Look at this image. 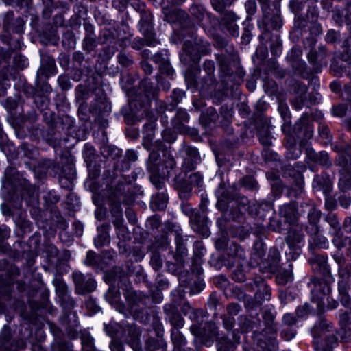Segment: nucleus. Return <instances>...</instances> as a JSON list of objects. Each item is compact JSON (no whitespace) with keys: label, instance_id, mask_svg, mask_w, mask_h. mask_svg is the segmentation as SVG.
Wrapping results in <instances>:
<instances>
[{"label":"nucleus","instance_id":"obj_1","mask_svg":"<svg viewBox=\"0 0 351 351\" xmlns=\"http://www.w3.org/2000/svg\"><path fill=\"white\" fill-rule=\"evenodd\" d=\"M125 184L123 181L119 180L114 187H112L108 198L110 211L112 217V223L119 230V234L125 233L126 228L123 225V211L121 202L128 204L125 200ZM124 237V234H123Z\"/></svg>","mask_w":351,"mask_h":351},{"label":"nucleus","instance_id":"obj_2","mask_svg":"<svg viewBox=\"0 0 351 351\" xmlns=\"http://www.w3.org/2000/svg\"><path fill=\"white\" fill-rule=\"evenodd\" d=\"M234 54V49L232 45H228V47H224L221 53L216 54V59L218 62L219 70L221 72V80L223 84V88L226 89H230L236 83H230L233 78L232 71L230 69L229 65L231 60V57Z\"/></svg>","mask_w":351,"mask_h":351},{"label":"nucleus","instance_id":"obj_3","mask_svg":"<svg viewBox=\"0 0 351 351\" xmlns=\"http://www.w3.org/2000/svg\"><path fill=\"white\" fill-rule=\"evenodd\" d=\"M305 227L298 223L293 224L288 230L285 240L289 252L287 253L292 259H295L302 252L301 247L304 244Z\"/></svg>","mask_w":351,"mask_h":351},{"label":"nucleus","instance_id":"obj_4","mask_svg":"<svg viewBox=\"0 0 351 351\" xmlns=\"http://www.w3.org/2000/svg\"><path fill=\"white\" fill-rule=\"evenodd\" d=\"M308 285L311 291V300L317 303L318 312L324 311V298L331 292L330 284L326 280L312 277Z\"/></svg>","mask_w":351,"mask_h":351},{"label":"nucleus","instance_id":"obj_5","mask_svg":"<svg viewBox=\"0 0 351 351\" xmlns=\"http://www.w3.org/2000/svg\"><path fill=\"white\" fill-rule=\"evenodd\" d=\"M180 155L183 158L182 170L184 172L194 170L201 161L199 152L195 147L184 145L180 150Z\"/></svg>","mask_w":351,"mask_h":351},{"label":"nucleus","instance_id":"obj_6","mask_svg":"<svg viewBox=\"0 0 351 351\" xmlns=\"http://www.w3.org/2000/svg\"><path fill=\"white\" fill-rule=\"evenodd\" d=\"M262 318L264 321L265 328L262 332L254 330L253 332V338L257 341V343L260 346L263 348L265 345H266V343L264 342L265 333H268L274 336L277 332V328L274 324V315L271 311H264L262 313Z\"/></svg>","mask_w":351,"mask_h":351},{"label":"nucleus","instance_id":"obj_7","mask_svg":"<svg viewBox=\"0 0 351 351\" xmlns=\"http://www.w3.org/2000/svg\"><path fill=\"white\" fill-rule=\"evenodd\" d=\"M72 278L77 294L84 295L93 292L96 289V282L90 276H85L80 271H74Z\"/></svg>","mask_w":351,"mask_h":351},{"label":"nucleus","instance_id":"obj_8","mask_svg":"<svg viewBox=\"0 0 351 351\" xmlns=\"http://www.w3.org/2000/svg\"><path fill=\"white\" fill-rule=\"evenodd\" d=\"M203 184V177L199 173H193L187 178L177 176L174 179L175 188L183 193H189L193 186L200 187Z\"/></svg>","mask_w":351,"mask_h":351},{"label":"nucleus","instance_id":"obj_9","mask_svg":"<svg viewBox=\"0 0 351 351\" xmlns=\"http://www.w3.org/2000/svg\"><path fill=\"white\" fill-rule=\"evenodd\" d=\"M291 90L295 95L291 102L295 109H301L302 106H308V88L304 84L294 81L291 85Z\"/></svg>","mask_w":351,"mask_h":351},{"label":"nucleus","instance_id":"obj_10","mask_svg":"<svg viewBox=\"0 0 351 351\" xmlns=\"http://www.w3.org/2000/svg\"><path fill=\"white\" fill-rule=\"evenodd\" d=\"M125 297L130 306V312L134 314L141 313L147 304L148 298L141 291H127Z\"/></svg>","mask_w":351,"mask_h":351},{"label":"nucleus","instance_id":"obj_11","mask_svg":"<svg viewBox=\"0 0 351 351\" xmlns=\"http://www.w3.org/2000/svg\"><path fill=\"white\" fill-rule=\"evenodd\" d=\"M152 19V14L149 11L141 14L140 31L146 38V45L148 46L153 45L155 43Z\"/></svg>","mask_w":351,"mask_h":351},{"label":"nucleus","instance_id":"obj_12","mask_svg":"<svg viewBox=\"0 0 351 351\" xmlns=\"http://www.w3.org/2000/svg\"><path fill=\"white\" fill-rule=\"evenodd\" d=\"M280 254L276 247L269 249L267 257L261 261L260 269L263 272L276 273L280 268Z\"/></svg>","mask_w":351,"mask_h":351},{"label":"nucleus","instance_id":"obj_13","mask_svg":"<svg viewBox=\"0 0 351 351\" xmlns=\"http://www.w3.org/2000/svg\"><path fill=\"white\" fill-rule=\"evenodd\" d=\"M254 285L256 289L254 294V302L260 306L264 301H268L271 298V289L265 283L263 278L258 276L254 279Z\"/></svg>","mask_w":351,"mask_h":351},{"label":"nucleus","instance_id":"obj_14","mask_svg":"<svg viewBox=\"0 0 351 351\" xmlns=\"http://www.w3.org/2000/svg\"><path fill=\"white\" fill-rule=\"evenodd\" d=\"M175 229L170 231L169 234L174 237L175 243L176 245V252L174 256L176 261L180 265L184 264V257L186 256L187 250L184 245V240L182 237V230L178 227L173 226Z\"/></svg>","mask_w":351,"mask_h":351},{"label":"nucleus","instance_id":"obj_15","mask_svg":"<svg viewBox=\"0 0 351 351\" xmlns=\"http://www.w3.org/2000/svg\"><path fill=\"white\" fill-rule=\"evenodd\" d=\"M190 223L192 228L197 233L206 237L210 235L208 220L205 215L198 212L193 213L190 217Z\"/></svg>","mask_w":351,"mask_h":351},{"label":"nucleus","instance_id":"obj_16","mask_svg":"<svg viewBox=\"0 0 351 351\" xmlns=\"http://www.w3.org/2000/svg\"><path fill=\"white\" fill-rule=\"evenodd\" d=\"M163 309L167 318L171 323V326L174 328L173 330H179L183 327L184 320L182 317L178 308L175 304H166L164 306Z\"/></svg>","mask_w":351,"mask_h":351},{"label":"nucleus","instance_id":"obj_17","mask_svg":"<svg viewBox=\"0 0 351 351\" xmlns=\"http://www.w3.org/2000/svg\"><path fill=\"white\" fill-rule=\"evenodd\" d=\"M221 23L226 30L234 37L239 36V26L236 24L239 16L231 10H226L222 12Z\"/></svg>","mask_w":351,"mask_h":351},{"label":"nucleus","instance_id":"obj_18","mask_svg":"<svg viewBox=\"0 0 351 351\" xmlns=\"http://www.w3.org/2000/svg\"><path fill=\"white\" fill-rule=\"evenodd\" d=\"M303 206H305L308 208V219L311 227L305 226V231L308 234H316L319 231V227L317 223L319 221L321 217V213L317 210L313 205L304 203Z\"/></svg>","mask_w":351,"mask_h":351},{"label":"nucleus","instance_id":"obj_19","mask_svg":"<svg viewBox=\"0 0 351 351\" xmlns=\"http://www.w3.org/2000/svg\"><path fill=\"white\" fill-rule=\"evenodd\" d=\"M313 271L318 272L324 277L330 276V269L327 263V258L324 255L317 254L308 260Z\"/></svg>","mask_w":351,"mask_h":351},{"label":"nucleus","instance_id":"obj_20","mask_svg":"<svg viewBox=\"0 0 351 351\" xmlns=\"http://www.w3.org/2000/svg\"><path fill=\"white\" fill-rule=\"evenodd\" d=\"M332 184L330 179L324 173L315 176L312 187L315 191H322L327 195L332 190Z\"/></svg>","mask_w":351,"mask_h":351},{"label":"nucleus","instance_id":"obj_21","mask_svg":"<svg viewBox=\"0 0 351 351\" xmlns=\"http://www.w3.org/2000/svg\"><path fill=\"white\" fill-rule=\"evenodd\" d=\"M306 154L309 160L317 162L326 168H330L332 165V160L330 159L329 155L326 151L316 152L312 148H307Z\"/></svg>","mask_w":351,"mask_h":351},{"label":"nucleus","instance_id":"obj_22","mask_svg":"<svg viewBox=\"0 0 351 351\" xmlns=\"http://www.w3.org/2000/svg\"><path fill=\"white\" fill-rule=\"evenodd\" d=\"M296 208L297 206L294 202L283 204L279 208V215L285 218L289 224L297 223L298 216Z\"/></svg>","mask_w":351,"mask_h":351},{"label":"nucleus","instance_id":"obj_23","mask_svg":"<svg viewBox=\"0 0 351 351\" xmlns=\"http://www.w3.org/2000/svg\"><path fill=\"white\" fill-rule=\"evenodd\" d=\"M328 51L324 46H320L318 50L311 49L308 55L309 62L313 64L314 69L317 72L320 66L326 64L325 58L328 56Z\"/></svg>","mask_w":351,"mask_h":351},{"label":"nucleus","instance_id":"obj_24","mask_svg":"<svg viewBox=\"0 0 351 351\" xmlns=\"http://www.w3.org/2000/svg\"><path fill=\"white\" fill-rule=\"evenodd\" d=\"M189 12L193 21L198 25L205 28L204 20L206 17L210 18V14L206 12L204 5L197 3H193L190 6Z\"/></svg>","mask_w":351,"mask_h":351},{"label":"nucleus","instance_id":"obj_25","mask_svg":"<svg viewBox=\"0 0 351 351\" xmlns=\"http://www.w3.org/2000/svg\"><path fill=\"white\" fill-rule=\"evenodd\" d=\"M140 330L134 325H128L124 329L125 341L133 350L140 348Z\"/></svg>","mask_w":351,"mask_h":351},{"label":"nucleus","instance_id":"obj_26","mask_svg":"<svg viewBox=\"0 0 351 351\" xmlns=\"http://www.w3.org/2000/svg\"><path fill=\"white\" fill-rule=\"evenodd\" d=\"M216 195L218 198L217 206L221 211H225L228 209V203H230L233 200V196L226 189L224 183H221L218 189L216 191Z\"/></svg>","mask_w":351,"mask_h":351},{"label":"nucleus","instance_id":"obj_27","mask_svg":"<svg viewBox=\"0 0 351 351\" xmlns=\"http://www.w3.org/2000/svg\"><path fill=\"white\" fill-rule=\"evenodd\" d=\"M182 312L185 316L197 323L201 324L203 322V318L206 317V312L201 308H194L189 302H184L182 307Z\"/></svg>","mask_w":351,"mask_h":351},{"label":"nucleus","instance_id":"obj_28","mask_svg":"<svg viewBox=\"0 0 351 351\" xmlns=\"http://www.w3.org/2000/svg\"><path fill=\"white\" fill-rule=\"evenodd\" d=\"M75 177V169L73 164L68 162L62 167L60 173V184L64 188L69 186L70 183Z\"/></svg>","mask_w":351,"mask_h":351},{"label":"nucleus","instance_id":"obj_29","mask_svg":"<svg viewBox=\"0 0 351 351\" xmlns=\"http://www.w3.org/2000/svg\"><path fill=\"white\" fill-rule=\"evenodd\" d=\"M204 70L207 74V76L204 79L203 88L206 90H211V86L215 84V77L213 75L215 70V63L213 60H206L204 64Z\"/></svg>","mask_w":351,"mask_h":351},{"label":"nucleus","instance_id":"obj_30","mask_svg":"<svg viewBox=\"0 0 351 351\" xmlns=\"http://www.w3.org/2000/svg\"><path fill=\"white\" fill-rule=\"evenodd\" d=\"M332 328L333 326L331 322H328L325 317L320 316L319 321L315 324L311 330L314 340L319 339L318 337L322 333L329 332L332 330Z\"/></svg>","mask_w":351,"mask_h":351},{"label":"nucleus","instance_id":"obj_31","mask_svg":"<svg viewBox=\"0 0 351 351\" xmlns=\"http://www.w3.org/2000/svg\"><path fill=\"white\" fill-rule=\"evenodd\" d=\"M337 344L338 338L335 335H328L324 343H319V339L313 340L314 348L317 351H332Z\"/></svg>","mask_w":351,"mask_h":351},{"label":"nucleus","instance_id":"obj_32","mask_svg":"<svg viewBox=\"0 0 351 351\" xmlns=\"http://www.w3.org/2000/svg\"><path fill=\"white\" fill-rule=\"evenodd\" d=\"M176 166V162L173 156L164 152L162 164L158 168L161 176L169 177L171 171H172Z\"/></svg>","mask_w":351,"mask_h":351},{"label":"nucleus","instance_id":"obj_33","mask_svg":"<svg viewBox=\"0 0 351 351\" xmlns=\"http://www.w3.org/2000/svg\"><path fill=\"white\" fill-rule=\"evenodd\" d=\"M263 24L265 28L268 30L279 29L282 27V19L278 13L265 14L263 18Z\"/></svg>","mask_w":351,"mask_h":351},{"label":"nucleus","instance_id":"obj_34","mask_svg":"<svg viewBox=\"0 0 351 351\" xmlns=\"http://www.w3.org/2000/svg\"><path fill=\"white\" fill-rule=\"evenodd\" d=\"M304 184L302 176L299 173H297L288 190V196L290 197H298L304 191Z\"/></svg>","mask_w":351,"mask_h":351},{"label":"nucleus","instance_id":"obj_35","mask_svg":"<svg viewBox=\"0 0 351 351\" xmlns=\"http://www.w3.org/2000/svg\"><path fill=\"white\" fill-rule=\"evenodd\" d=\"M232 203L231 207H236L238 209L237 215L235 217H239L241 214H243L245 212L247 211L250 214H251V206L252 203L250 204V202L247 197H238L237 199L230 202Z\"/></svg>","mask_w":351,"mask_h":351},{"label":"nucleus","instance_id":"obj_36","mask_svg":"<svg viewBox=\"0 0 351 351\" xmlns=\"http://www.w3.org/2000/svg\"><path fill=\"white\" fill-rule=\"evenodd\" d=\"M171 337L173 345V351H187L185 348L186 339L179 330H172Z\"/></svg>","mask_w":351,"mask_h":351},{"label":"nucleus","instance_id":"obj_37","mask_svg":"<svg viewBox=\"0 0 351 351\" xmlns=\"http://www.w3.org/2000/svg\"><path fill=\"white\" fill-rule=\"evenodd\" d=\"M308 116L304 114L298 120V121L294 125V130L295 132H300L304 130V136L306 138H310L313 136V131L311 126L307 125Z\"/></svg>","mask_w":351,"mask_h":351},{"label":"nucleus","instance_id":"obj_38","mask_svg":"<svg viewBox=\"0 0 351 351\" xmlns=\"http://www.w3.org/2000/svg\"><path fill=\"white\" fill-rule=\"evenodd\" d=\"M109 226V224H106L98 229L99 234L94 239V243L96 247H102L110 243V237L108 232Z\"/></svg>","mask_w":351,"mask_h":351},{"label":"nucleus","instance_id":"obj_39","mask_svg":"<svg viewBox=\"0 0 351 351\" xmlns=\"http://www.w3.org/2000/svg\"><path fill=\"white\" fill-rule=\"evenodd\" d=\"M162 160L161 159L160 154L158 151H152L149 156L147 161V169L149 172L156 173L158 170L159 166L162 164Z\"/></svg>","mask_w":351,"mask_h":351},{"label":"nucleus","instance_id":"obj_40","mask_svg":"<svg viewBox=\"0 0 351 351\" xmlns=\"http://www.w3.org/2000/svg\"><path fill=\"white\" fill-rule=\"evenodd\" d=\"M285 146L288 150L287 156L289 158L296 159L300 154V150L296 149V140L293 135H288L285 138Z\"/></svg>","mask_w":351,"mask_h":351},{"label":"nucleus","instance_id":"obj_41","mask_svg":"<svg viewBox=\"0 0 351 351\" xmlns=\"http://www.w3.org/2000/svg\"><path fill=\"white\" fill-rule=\"evenodd\" d=\"M273 208V204L270 201H262L260 202L252 203L251 215L263 217L261 212L269 211Z\"/></svg>","mask_w":351,"mask_h":351},{"label":"nucleus","instance_id":"obj_42","mask_svg":"<svg viewBox=\"0 0 351 351\" xmlns=\"http://www.w3.org/2000/svg\"><path fill=\"white\" fill-rule=\"evenodd\" d=\"M84 263L87 266L92 267L93 268L104 269L101 256L96 254V253L92 250L87 252Z\"/></svg>","mask_w":351,"mask_h":351},{"label":"nucleus","instance_id":"obj_43","mask_svg":"<svg viewBox=\"0 0 351 351\" xmlns=\"http://www.w3.org/2000/svg\"><path fill=\"white\" fill-rule=\"evenodd\" d=\"M336 166L342 168L339 171H350L351 172V155L348 154H338L335 159Z\"/></svg>","mask_w":351,"mask_h":351},{"label":"nucleus","instance_id":"obj_44","mask_svg":"<svg viewBox=\"0 0 351 351\" xmlns=\"http://www.w3.org/2000/svg\"><path fill=\"white\" fill-rule=\"evenodd\" d=\"M101 154L106 158L116 159L121 155V150L113 145H103L101 147Z\"/></svg>","mask_w":351,"mask_h":351},{"label":"nucleus","instance_id":"obj_45","mask_svg":"<svg viewBox=\"0 0 351 351\" xmlns=\"http://www.w3.org/2000/svg\"><path fill=\"white\" fill-rule=\"evenodd\" d=\"M56 73L55 60L53 58H48V62L47 65L43 64L40 69L38 71V75L49 77Z\"/></svg>","mask_w":351,"mask_h":351},{"label":"nucleus","instance_id":"obj_46","mask_svg":"<svg viewBox=\"0 0 351 351\" xmlns=\"http://www.w3.org/2000/svg\"><path fill=\"white\" fill-rule=\"evenodd\" d=\"M339 174L340 177L338 183L339 188L343 192L350 190L351 189V172L339 171Z\"/></svg>","mask_w":351,"mask_h":351},{"label":"nucleus","instance_id":"obj_47","mask_svg":"<svg viewBox=\"0 0 351 351\" xmlns=\"http://www.w3.org/2000/svg\"><path fill=\"white\" fill-rule=\"evenodd\" d=\"M189 119V116L185 110L182 109L178 110L176 115L172 121L173 128L176 130H180L182 124L188 122Z\"/></svg>","mask_w":351,"mask_h":351},{"label":"nucleus","instance_id":"obj_48","mask_svg":"<svg viewBox=\"0 0 351 351\" xmlns=\"http://www.w3.org/2000/svg\"><path fill=\"white\" fill-rule=\"evenodd\" d=\"M250 227L248 225L233 226L230 230L232 237H237L241 240L244 239L250 234Z\"/></svg>","mask_w":351,"mask_h":351},{"label":"nucleus","instance_id":"obj_49","mask_svg":"<svg viewBox=\"0 0 351 351\" xmlns=\"http://www.w3.org/2000/svg\"><path fill=\"white\" fill-rule=\"evenodd\" d=\"M101 38L104 43H112L119 38L118 30L115 27L105 29L101 32Z\"/></svg>","mask_w":351,"mask_h":351},{"label":"nucleus","instance_id":"obj_50","mask_svg":"<svg viewBox=\"0 0 351 351\" xmlns=\"http://www.w3.org/2000/svg\"><path fill=\"white\" fill-rule=\"evenodd\" d=\"M182 49L184 53L183 54L181 55L182 60H185V58H184V55L189 56L190 58L193 60V61H195L196 59H198L197 55L196 54L195 50L194 49L193 42L191 40H184Z\"/></svg>","mask_w":351,"mask_h":351},{"label":"nucleus","instance_id":"obj_51","mask_svg":"<svg viewBox=\"0 0 351 351\" xmlns=\"http://www.w3.org/2000/svg\"><path fill=\"white\" fill-rule=\"evenodd\" d=\"M258 136L260 143L265 147H269L271 144V137L268 127H263L261 130H258Z\"/></svg>","mask_w":351,"mask_h":351},{"label":"nucleus","instance_id":"obj_52","mask_svg":"<svg viewBox=\"0 0 351 351\" xmlns=\"http://www.w3.org/2000/svg\"><path fill=\"white\" fill-rule=\"evenodd\" d=\"M97 46L96 36H85L82 42V49L89 53Z\"/></svg>","mask_w":351,"mask_h":351},{"label":"nucleus","instance_id":"obj_53","mask_svg":"<svg viewBox=\"0 0 351 351\" xmlns=\"http://www.w3.org/2000/svg\"><path fill=\"white\" fill-rule=\"evenodd\" d=\"M140 90L143 91L147 97L154 95L156 91L151 80L146 77L140 82Z\"/></svg>","mask_w":351,"mask_h":351},{"label":"nucleus","instance_id":"obj_54","mask_svg":"<svg viewBox=\"0 0 351 351\" xmlns=\"http://www.w3.org/2000/svg\"><path fill=\"white\" fill-rule=\"evenodd\" d=\"M318 132L321 138L325 140V143H330L332 136L330 134L328 126L324 123H320L318 126Z\"/></svg>","mask_w":351,"mask_h":351},{"label":"nucleus","instance_id":"obj_55","mask_svg":"<svg viewBox=\"0 0 351 351\" xmlns=\"http://www.w3.org/2000/svg\"><path fill=\"white\" fill-rule=\"evenodd\" d=\"M234 0H210L213 8L220 13L224 12L226 7H230Z\"/></svg>","mask_w":351,"mask_h":351},{"label":"nucleus","instance_id":"obj_56","mask_svg":"<svg viewBox=\"0 0 351 351\" xmlns=\"http://www.w3.org/2000/svg\"><path fill=\"white\" fill-rule=\"evenodd\" d=\"M238 326L241 332H248L252 330L250 317L247 315H240L238 318Z\"/></svg>","mask_w":351,"mask_h":351},{"label":"nucleus","instance_id":"obj_57","mask_svg":"<svg viewBox=\"0 0 351 351\" xmlns=\"http://www.w3.org/2000/svg\"><path fill=\"white\" fill-rule=\"evenodd\" d=\"M150 180L157 189H160L164 186V182L167 177H162L159 170L156 173L149 172Z\"/></svg>","mask_w":351,"mask_h":351},{"label":"nucleus","instance_id":"obj_58","mask_svg":"<svg viewBox=\"0 0 351 351\" xmlns=\"http://www.w3.org/2000/svg\"><path fill=\"white\" fill-rule=\"evenodd\" d=\"M118 62L123 67L129 68L134 64V60L132 56L125 52H121L117 56Z\"/></svg>","mask_w":351,"mask_h":351},{"label":"nucleus","instance_id":"obj_59","mask_svg":"<svg viewBox=\"0 0 351 351\" xmlns=\"http://www.w3.org/2000/svg\"><path fill=\"white\" fill-rule=\"evenodd\" d=\"M241 185L246 189L256 191L258 189V184L252 176H245L241 180Z\"/></svg>","mask_w":351,"mask_h":351},{"label":"nucleus","instance_id":"obj_60","mask_svg":"<svg viewBox=\"0 0 351 351\" xmlns=\"http://www.w3.org/2000/svg\"><path fill=\"white\" fill-rule=\"evenodd\" d=\"M311 235L314 234L312 238L314 245L318 248L327 249L329 246V243L327 238L323 235L316 234H310Z\"/></svg>","mask_w":351,"mask_h":351},{"label":"nucleus","instance_id":"obj_61","mask_svg":"<svg viewBox=\"0 0 351 351\" xmlns=\"http://www.w3.org/2000/svg\"><path fill=\"white\" fill-rule=\"evenodd\" d=\"M273 180L271 183V191L274 196H279L282 192V184L281 180L276 175L268 176Z\"/></svg>","mask_w":351,"mask_h":351},{"label":"nucleus","instance_id":"obj_62","mask_svg":"<svg viewBox=\"0 0 351 351\" xmlns=\"http://www.w3.org/2000/svg\"><path fill=\"white\" fill-rule=\"evenodd\" d=\"M105 297L110 304H117L120 299V293L115 287H112L109 288Z\"/></svg>","mask_w":351,"mask_h":351},{"label":"nucleus","instance_id":"obj_63","mask_svg":"<svg viewBox=\"0 0 351 351\" xmlns=\"http://www.w3.org/2000/svg\"><path fill=\"white\" fill-rule=\"evenodd\" d=\"M205 335L208 338L213 341L219 335L218 327L215 323L208 322L205 326Z\"/></svg>","mask_w":351,"mask_h":351},{"label":"nucleus","instance_id":"obj_64","mask_svg":"<svg viewBox=\"0 0 351 351\" xmlns=\"http://www.w3.org/2000/svg\"><path fill=\"white\" fill-rule=\"evenodd\" d=\"M52 351H73L71 346L60 339L56 340L52 346Z\"/></svg>","mask_w":351,"mask_h":351}]
</instances>
